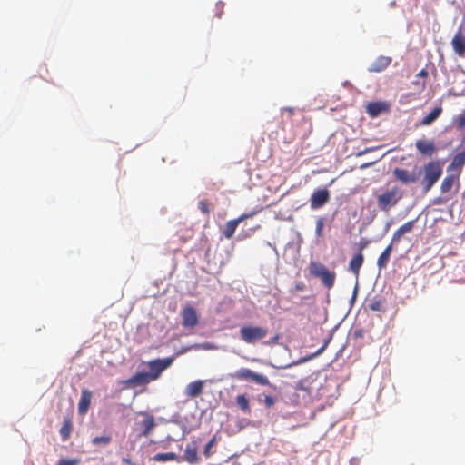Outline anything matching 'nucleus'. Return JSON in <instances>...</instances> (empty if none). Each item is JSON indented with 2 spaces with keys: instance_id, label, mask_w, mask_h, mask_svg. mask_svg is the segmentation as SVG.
Wrapping results in <instances>:
<instances>
[{
  "instance_id": "obj_16",
  "label": "nucleus",
  "mask_w": 465,
  "mask_h": 465,
  "mask_svg": "<svg viewBox=\"0 0 465 465\" xmlns=\"http://www.w3.org/2000/svg\"><path fill=\"white\" fill-rule=\"evenodd\" d=\"M391 63V58L389 56L381 55L371 63L368 71L371 73H380L384 71Z\"/></svg>"
},
{
  "instance_id": "obj_6",
  "label": "nucleus",
  "mask_w": 465,
  "mask_h": 465,
  "mask_svg": "<svg viewBox=\"0 0 465 465\" xmlns=\"http://www.w3.org/2000/svg\"><path fill=\"white\" fill-rule=\"evenodd\" d=\"M173 361V357L155 359L148 362L150 371L147 372L151 381L157 380L162 372L166 370Z\"/></svg>"
},
{
  "instance_id": "obj_44",
  "label": "nucleus",
  "mask_w": 465,
  "mask_h": 465,
  "mask_svg": "<svg viewBox=\"0 0 465 465\" xmlns=\"http://www.w3.org/2000/svg\"><path fill=\"white\" fill-rule=\"evenodd\" d=\"M285 110H287V111H288V113H290V114H292V109H291V108H286Z\"/></svg>"
},
{
  "instance_id": "obj_8",
  "label": "nucleus",
  "mask_w": 465,
  "mask_h": 465,
  "mask_svg": "<svg viewBox=\"0 0 465 465\" xmlns=\"http://www.w3.org/2000/svg\"><path fill=\"white\" fill-rule=\"evenodd\" d=\"M144 419L135 423V430H139V436L147 437L153 429L156 426L154 417L150 414L143 413Z\"/></svg>"
},
{
  "instance_id": "obj_12",
  "label": "nucleus",
  "mask_w": 465,
  "mask_h": 465,
  "mask_svg": "<svg viewBox=\"0 0 465 465\" xmlns=\"http://www.w3.org/2000/svg\"><path fill=\"white\" fill-rule=\"evenodd\" d=\"M392 174L397 181L403 184L414 183L418 180V176L415 173L402 168H394Z\"/></svg>"
},
{
  "instance_id": "obj_3",
  "label": "nucleus",
  "mask_w": 465,
  "mask_h": 465,
  "mask_svg": "<svg viewBox=\"0 0 465 465\" xmlns=\"http://www.w3.org/2000/svg\"><path fill=\"white\" fill-rule=\"evenodd\" d=\"M403 197V193L399 186L394 185L385 190L377 197V204L381 211L388 212L395 206Z\"/></svg>"
},
{
  "instance_id": "obj_22",
  "label": "nucleus",
  "mask_w": 465,
  "mask_h": 465,
  "mask_svg": "<svg viewBox=\"0 0 465 465\" xmlns=\"http://www.w3.org/2000/svg\"><path fill=\"white\" fill-rule=\"evenodd\" d=\"M392 250H393L392 243H390L384 249V251L381 252V254L379 256V258L377 260V266L380 270L387 267Z\"/></svg>"
},
{
  "instance_id": "obj_17",
  "label": "nucleus",
  "mask_w": 465,
  "mask_h": 465,
  "mask_svg": "<svg viewBox=\"0 0 465 465\" xmlns=\"http://www.w3.org/2000/svg\"><path fill=\"white\" fill-rule=\"evenodd\" d=\"M388 110L389 106L385 102H371L366 105V112L371 117H377Z\"/></svg>"
},
{
  "instance_id": "obj_15",
  "label": "nucleus",
  "mask_w": 465,
  "mask_h": 465,
  "mask_svg": "<svg viewBox=\"0 0 465 465\" xmlns=\"http://www.w3.org/2000/svg\"><path fill=\"white\" fill-rule=\"evenodd\" d=\"M150 381H152L149 378V375L147 372H137L128 380L124 381V384L128 387H135V386H141V385H146Z\"/></svg>"
},
{
  "instance_id": "obj_27",
  "label": "nucleus",
  "mask_w": 465,
  "mask_h": 465,
  "mask_svg": "<svg viewBox=\"0 0 465 465\" xmlns=\"http://www.w3.org/2000/svg\"><path fill=\"white\" fill-rule=\"evenodd\" d=\"M236 403L244 413L251 412L249 399L245 394L238 395L236 397Z\"/></svg>"
},
{
  "instance_id": "obj_5",
  "label": "nucleus",
  "mask_w": 465,
  "mask_h": 465,
  "mask_svg": "<svg viewBox=\"0 0 465 465\" xmlns=\"http://www.w3.org/2000/svg\"><path fill=\"white\" fill-rule=\"evenodd\" d=\"M232 377L237 380H252L259 385H271L269 379L265 375L256 373L248 368H241L237 370L233 374H232Z\"/></svg>"
},
{
  "instance_id": "obj_23",
  "label": "nucleus",
  "mask_w": 465,
  "mask_h": 465,
  "mask_svg": "<svg viewBox=\"0 0 465 465\" xmlns=\"http://www.w3.org/2000/svg\"><path fill=\"white\" fill-rule=\"evenodd\" d=\"M363 262H364V257L361 252H359L358 254L353 256L351 258V260L350 261V264H349L350 270L353 272V274L356 276V278H358V276H359L360 269L362 266Z\"/></svg>"
},
{
  "instance_id": "obj_39",
  "label": "nucleus",
  "mask_w": 465,
  "mask_h": 465,
  "mask_svg": "<svg viewBox=\"0 0 465 465\" xmlns=\"http://www.w3.org/2000/svg\"><path fill=\"white\" fill-rule=\"evenodd\" d=\"M417 77L426 78L428 76V72L426 69H421L416 75Z\"/></svg>"
},
{
  "instance_id": "obj_29",
  "label": "nucleus",
  "mask_w": 465,
  "mask_h": 465,
  "mask_svg": "<svg viewBox=\"0 0 465 465\" xmlns=\"http://www.w3.org/2000/svg\"><path fill=\"white\" fill-rule=\"evenodd\" d=\"M368 308L372 312H381L385 310L383 302L377 299L370 301L368 303Z\"/></svg>"
},
{
  "instance_id": "obj_40",
  "label": "nucleus",
  "mask_w": 465,
  "mask_h": 465,
  "mask_svg": "<svg viewBox=\"0 0 465 465\" xmlns=\"http://www.w3.org/2000/svg\"><path fill=\"white\" fill-rule=\"evenodd\" d=\"M295 289H296L297 291H300V292L303 291V289H304V284H303V282H299V283H297V284L295 285Z\"/></svg>"
},
{
  "instance_id": "obj_41",
  "label": "nucleus",
  "mask_w": 465,
  "mask_h": 465,
  "mask_svg": "<svg viewBox=\"0 0 465 465\" xmlns=\"http://www.w3.org/2000/svg\"><path fill=\"white\" fill-rule=\"evenodd\" d=\"M447 200H448V199H443V198H441V197H439V198H436V199L434 200V203H438V204H440V203H444Z\"/></svg>"
},
{
  "instance_id": "obj_31",
  "label": "nucleus",
  "mask_w": 465,
  "mask_h": 465,
  "mask_svg": "<svg viewBox=\"0 0 465 465\" xmlns=\"http://www.w3.org/2000/svg\"><path fill=\"white\" fill-rule=\"evenodd\" d=\"M216 441H217V438L216 436L214 435L210 440L209 442L205 445L204 447V450H203V453H204V456L206 458H209L211 456V449L216 444Z\"/></svg>"
},
{
  "instance_id": "obj_46",
  "label": "nucleus",
  "mask_w": 465,
  "mask_h": 465,
  "mask_svg": "<svg viewBox=\"0 0 465 465\" xmlns=\"http://www.w3.org/2000/svg\"><path fill=\"white\" fill-rule=\"evenodd\" d=\"M462 143H465V136L462 139Z\"/></svg>"
},
{
  "instance_id": "obj_37",
  "label": "nucleus",
  "mask_w": 465,
  "mask_h": 465,
  "mask_svg": "<svg viewBox=\"0 0 465 465\" xmlns=\"http://www.w3.org/2000/svg\"><path fill=\"white\" fill-rule=\"evenodd\" d=\"M199 209L202 211V213L208 214L210 210L208 207V203L206 201H201L199 203Z\"/></svg>"
},
{
  "instance_id": "obj_7",
  "label": "nucleus",
  "mask_w": 465,
  "mask_h": 465,
  "mask_svg": "<svg viewBox=\"0 0 465 465\" xmlns=\"http://www.w3.org/2000/svg\"><path fill=\"white\" fill-rule=\"evenodd\" d=\"M418 153L426 158H431L438 152V147L432 139H418L415 142Z\"/></svg>"
},
{
  "instance_id": "obj_26",
  "label": "nucleus",
  "mask_w": 465,
  "mask_h": 465,
  "mask_svg": "<svg viewBox=\"0 0 465 465\" xmlns=\"http://www.w3.org/2000/svg\"><path fill=\"white\" fill-rule=\"evenodd\" d=\"M238 224V221H236L235 219L228 221L225 224V228L223 232L224 237L227 239H231L233 236Z\"/></svg>"
},
{
  "instance_id": "obj_42",
  "label": "nucleus",
  "mask_w": 465,
  "mask_h": 465,
  "mask_svg": "<svg viewBox=\"0 0 465 465\" xmlns=\"http://www.w3.org/2000/svg\"><path fill=\"white\" fill-rule=\"evenodd\" d=\"M278 338H279V337H278V335H276V336H275V337H274V338H273V339L269 342V344L276 342V341H278Z\"/></svg>"
},
{
  "instance_id": "obj_38",
  "label": "nucleus",
  "mask_w": 465,
  "mask_h": 465,
  "mask_svg": "<svg viewBox=\"0 0 465 465\" xmlns=\"http://www.w3.org/2000/svg\"><path fill=\"white\" fill-rule=\"evenodd\" d=\"M328 343H329V341H324V343H323V345H322L320 349H318V350H317V351H316V352H314V353L312 355V357H311V358H313V357H316V356L321 355V354L325 351V349L327 348Z\"/></svg>"
},
{
  "instance_id": "obj_21",
  "label": "nucleus",
  "mask_w": 465,
  "mask_h": 465,
  "mask_svg": "<svg viewBox=\"0 0 465 465\" xmlns=\"http://www.w3.org/2000/svg\"><path fill=\"white\" fill-rule=\"evenodd\" d=\"M441 113H442L441 106L435 107L430 114H428L426 116H424L422 118V120L420 122L419 125L420 126L430 125L433 122H435L440 117Z\"/></svg>"
},
{
  "instance_id": "obj_36",
  "label": "nucleus",
  "mask_w": 465,
  "mask_h": 465,
  "mask_svg": "<svg viewBox=\"0 0 465 465\" xmlns=\"http://www.w3.org/2000/svg\"><path fill=\"white\" fill-rule=\"evenodd\" d=\"M255 214H256V212H252V213H242L235 220L238 221V223H240L241 222H242L246 219L253 217Z\"/></svg>"
},
{
  "instance_id": "obj_24",
  "label": "nucleus",
  "mask_w": 465,
  "mask_h": 465,
  "mask_svg": "<svg viewBox=\"0 0 465 465\" xmlns=\"http://www.w3.org/2000/svg\"><path fill=\"white\" fill-rule=\"evenodd\" d=\"M460 179L459 176L454 174H449L447 175L441 182L440 184V192L441 193H447L451 191L454 183L458 182Z\"/></svg>"
},
{
  "instance_id": "obj_20",
  "label": "nucleus",
  "mask_w": 465,
  "mask_h": 465,
  "mask_svg": "<svg viewBox=\"0 0 465 465\" xmlns=\"http://www.w3.org/2000/svg\"><path fill=\"white\" fill-rule=\"evenodd\" d=\"M416 220L409 221L397 229L392 235V242H399L401 236L405 233L411 232L414 227Z\"/></svg>"
},
{
  "instance_id": "obj_19",
  "label": "nucleus",
  "mask_w": 465,
  "mask_h": 465,
  "mask_svg": "<svg viewBox=\"0 0 465 465\" xmlns=\"http://www.w3.org/2000/svg\"><path fill=\"white\" fill-rule=\"evenodd\" d=\"M92 392L87 389H83L81 398L78 404V411L80 414H85L90 407Z\"/></svg>"
},
{
  "instance_id": "obj_30",
  "label": "nucleus",
  "mask_w": 465,
  "mask_h": 465,
  "mask_svg": "<svg viewBox=\"0 0 465 465\" xmlns=\"http://www.w3.org/2000/svg\"><path fill=\"white\" fill-rule=\"evenodd\" d=\"M112 440V437L110 435H104V436H98V437H94L93 440H92V443L95 446H99V445H107L111 442Z\"/></svg>"
},
{
  "instance_id": "obj_28",
  "label": "nucleus",
  "mask_w": 465,
  "mask_h": 465,
  "mask_svg": "<svg viewBox=\"0 0 465 465\" xmlns=\"http://www.w3.org/2000/svg\"><path fill=\"white\" fill-rule=\"evenodd\" d=\"M177 459V455L174 452H167V453H157L153 457V460L158 462H165L170 460H175Z\"/></svg>"
},
{
  "instance_id": "obj_18",
  "label": "nucleus",
  "mask_w": 465,
  "mask_h": 465,
  "mask_svg": "<svg viewBox=\"0 0 465 465\" xmlns=\"http://www.w3.org/2000/svg\"><path fill=\"white\" fill-rule=\"evenodd\" d=\"M204 381L202 380H197L193 382H190L184 391V393L187 397L196 398L200 396L203 391Z\"/></svg>"
},
{
  "instance_id": "obj_32",
  "label": "nucleus",
  "mask_w": 465,
  "mask_h": 465,
  "mask_svg": "<svg viewBox=\"0 0 465 465\" xmlns=\"http://www.w3.org/2000/svg\"><path fill=\"white\" fill-rule=\"evenodd\" d=\"M323 226H324L323 218H319L316 222V229H315L317 237H322Z\"/></svg>"
},
{
  "instance_id": "obj_14",
  "label": "nucleus",
  "mask_w": 465,
  "mask_h": 465,
  "mask_svg": "<svg viewBox=\"0 0 465 465\" xmlns=\"http://www.w3.org/2000/svg\"><path fill=\"white\" fill-rule=\"evenodd\" d=\"M465 165V147L462 152L458 153L450 162V163L447 167L448 172L456 171L457 173L455 175H460L462 172V168Z\"/></svg>"
},
{
  "instance_id": "obj_43",
  "label": "nucleus",
  "mask_w": 465,
  "mask_h": 465,
  "mask_svg": "<svg viewBox=\"0 0 465 465\" xmlns=\"http://www.w3.org/2000/svg\"><path fill=\"white\" fill-rule=\"evenodd\" d=\"M124 461L128 464L131 463V460L129 459H124Z\"/></svg>"
},
{
  "instance_id": "obj_10",
  "label": "nucleus",
  "mask_w": 465,
  "mask_h": 465,
  "mask_svg": "<svg viewBox=\"0 0 465 465\" xmlns=\"http://www.w3.org/2000/svg\"><path fill=\"white\" fill-rule=\"evenodd\" d=\"M183 325L185 328H193L198 324V315L196 310L191 306L186 305L182 312Z\"/></svg>"
},
{
  "instance_id": "obj_25",
  "label": "nucleus",
  "mask_w": 465,
  "mask_h": 465,
  "mask_svg": "<svg viewBox=\"0 0 465 465\" xmlns=\"http://www.w3.org/2000/svg\"><path fill=\"white\" fill-rule=\"evenodd\" d=\"M73 429V422L70 417L64 419L62 427L60 428L59 433L63 440H67L70 438Z\"/></svg>"
},
{
  "instance_id": "obj_11",
  "label": "nucleus",
  "mask_w": 465,
  "mask_h": 465,
  "mask_svg": "<svg viewBox=\"0 0 465 465\" xmlns=\"http://www.w3.org/2000/svg\"><path fill=\"white\" fill-rule=\"evenodd\" d=\"M199 442L193 440L186 445L183 459L190 464H197L201 459L198 455Z\"/></svg>"
},
{
  "instance_id": "obj_2",
  "label": "nucleus",
  "mask_w": 465,
  "mask_h": 465,
  "mask_svg": "<svg viewBox=\"0 0 465 465\" xmlns=\"http://www.w3.org/2000/svg\"><path fill=\"white\" fill-rule=\"evenodd\" d=\"M309 272L312 276L319 278L327 289L333 287L336 274L334 272L330 271L324 264L319 262L311 261L309 264Z\"/></svg>"
},
{
  "instance_id": "obj_4",
  "label": "nucleus",
  "mask_w": 465,
  "mask_h": 465,
  "mask_svg": "<svg viewBox=\"0 0 465 465\" xmlns=\"http://www.w3.org/2000/svg\"><path fill=\"white\" fill-rule=\"evenodd\" d=\"M268 330L262 326L243 325L240 329V338L247 344H255L263 340Z\"/></svg>"
},
{
  "instance_id": "obj_33",
  "label": "nucleus",
  "mask_w": 465,
  "mask_h": 465,
  "mask_svg": "<svg viewBox=\"0 0 465 465\" xmlns=\"http://www.w3.org/2000/svg\"><path fill=\"white\" fill-rule=\"evenodd\" d=\"M81 462L80 459H73V460H67V459H61L57 465H78Z\"/></svg>"
},
{
  "instance_id": "obj_35",
  "label": "nucleus",
  "mask_w": 465,
  "mask_h": 465,
  "mask_svg": "<svg viewBox=\"0 0 465 465\" xmlns=\"http://www.w3.org/2000/svg\"><path fill=\"white\" fill-rule=\"evenodd\" d=\"M263 401L267 408H271L275 404L276 401L273 397L265 395Z\"/></svg>"
},
{
  "instance_id": "obj_45",
  "label": "nucleus",
  "mask_w": 465,
  "mask_h": 465,
  "mask_svg": "<svg viewBox=\"0 0 465 465\" xmlns=\"http://www.w3.org/2000/svg\"><path fill=\"white\" fill-rule=\"evenodd\" d=\"M425 85H426V84H425V82H423V83L421 84V87H422V88H424V87H425Z\"/></svg>"
},
{
  "instance_id": "obj_13",
  "label": "nucleus",
  "mask_w": 465,
  "mask_h": 465,
  "mask_svg": "<svg viewBox=\"0 0 465 465\" xmlns=\"http://www.w3.org/2000/svg\"><path fill=\"white\" fill-rule=\"evenodd\" d=\"M451 45L457 55L460 57L465 56V35L460 28L455 33L451 40Z\"/></svg>"
},
{
  "instance_id": "obj_34",
  "label": "nucleus",
  "mask_w": 465,
  "mask_h": 465,
  "mask_svg": "<svg viewBox=\"0 0 465 465\" xmlns=\"http://www.w3.org/2000/svg\"><path fill=\"white\" fill-rule=\"evenodd\" d=\"M457 127L463 129L465 127V112L461 113L457 120Z\"/></svg>"
},
{
  "instance_id": "obj_1",
  "label": "nucleus",
  "mask_w": 465,
  "mask_h": 465,
  "mask_svg": "<svg viewBox=\"0 0 465 465\" xmlns=\"http://www.w3.org/2000/svg\"><path fill=\"white\" fill-rule=\"evenodd\" d=\"M423 177L420 184L425 193L429 192L442 174V165L439 160L430 161L423 165Z\"/></svg>"
},
{
  "instance_id": "obj_9",
  "label": "nucleus",
  "mask_w": 465,
  "mask_h": 465,
  "mask_svg": "<svg viewBox=\"0 0 465 465\" xmlns=\"http://www.w3.org/2000/svg\"><path fill=\"white\" fill-rule=\"evenodd\" d=\"M330 200V193L327 189H318L311 196V209L315 210L322 207Z\"/></svg>"
}]
</instances>
